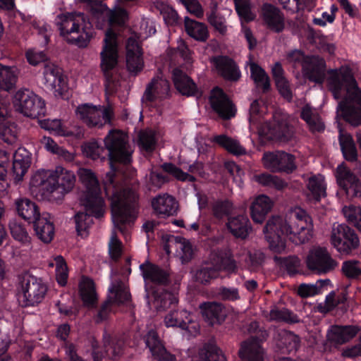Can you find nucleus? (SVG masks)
Instances as JSON below:
<instances>
[{
    "mask_svg": "<svg viewBox=\"0 0 361 361\" xmlns=\"http://www.w3.org/2000/svg\"><path fill=\"white\" fill-rule=\"evenodd\" d=\"M274 206L273 200L265 195L257 196L250 205V216L254 222L262 224Z\"/></svg>",
    "mask_w": 361,
    "mask_h": 361,
    "instance_id": "obj_29",
    "label": "nucleus"
},
{
    "mask_svg": "<svg viewBox=\"0 0 361 361\" xmlns=\"http://www.w3.org/2000/svg\"><path fill=\"white\" fill-rule=\"evenodd\" d=\"M100 13H97V18H106L110 25H122L128 18L125 9L116 7L113 10L109 9L105 5L99 4Z\"/></svg>",
    "mask_w": 361,
    "mask_h": 361,
    "instance_id": "obj_41",
    "label": "nucleus"
},
{
    "mask_svg": "<svg viewBox=\"0 0 361 361\" xmlns=\"http://www.w3.org/2000/svg\"><path fill=\"white\" fill-rule=\"evenodd\" d=\"M16 79V68L0 64V90L9 91L14 87Z\"/></svg>",
    "mask_w": 361,
    "mask_h": 361,
    "instance_id": "obj_51",
    "label": "nucleus"
},
{
    "mask_svg": "<svg viewBox=\"0 0 361 361\" xmlns=\"http://www.w3.org/2000/svg\"><path fill=\"white\" fill-rule=\"evenodd\" d=\"M200 307L203 317L211 325L220 323L224 319L225 310L219 303L204 302Z\"/></svg>",
    "mask_w": 361,
    "mask_h": 361,
    "instance_id": "obj_38",
    "label": "nucleus"
},
{
    "mask_svg": "<svg viewBox=\"0 0 361 361\" xmlns=\"http://www.w3.org/2000/svg\"><path fill=\"white\" fill-rule=\"evenodd\" d=\"M126 66L128 71L136 75L144 68L142 52L137 40L131 37L126 43Z\"/></svg>",
    "mask_w": 361,
    "mask_h": 361,
    "instance_id": "obj_25",
    "label": "nucleus"
},
{
    "mask_svg": "<svg viewBox=\"0 0 361 361\" xmlns=\"http://www.w3.org/2000/svg\"><path fill=\"white\" fill-rule=\"evenodd\" d=\"M171 74L174 86L180 94L188 97L199 94L195 83L180 67L173 68Z\"/></svg>",
    "mask_w": 361,
    "mask_h": 361,
    "instance_id": "obj_28",
    "label": "nucleus"
},
{
    "mask_svg": "<svg viewBox=\"0 0 361 361\" xmlns=\"http://www.w3.org/2000/svg\"><path fill=\"white\" fill-rule=\"evenodd\" d=\"M170 85L169 81L161 75L153 78L147 85L142 102L146 106H152L153 103L166 98L169 94Z\"/></svg>",
    "mask_w": 361,
    "mask_h": 361,
    "instance_id": "obj_20",
    "label": "nucleus"
},
{
    "mask_svg": "<svg viewBox=\"0 0 361 361\" xmlns=\"http://www.w3.org/2000/svg\"><path fill=\"white\" fill-rule=\"evenodd\" d=\"M86 212H88L87 210ZM88 214L85 212H78L74 217L77 233L82 238L87 236L89 229L93 224V219L91 216H93V214L90 212ZM94 216H95L94 215Z\"/></svg>",
    "mask_w": 361,
    "mask_h": 361,
    "instance_id": "obj_49",
    "label": "nucleus"
},
{
    "mask_svg": "<svg viewBox=\"0 0 361 361\" xmlns=\"http://www.w3.org/2000/svg\"><path fill=\"white\" fill-rule=\"evenodd\" d=\"M265 169L273 173H292L295 169L294 157L283 151L265 152L262 157Z\"/></svg>",
    "mask_w": 361,
    "mask_h": 361,
    "instance_id": "obj_18",
    "label": "nucleus"
},
{
    "mask_svg": "<svg viewBox=\"0 0 361 361\" xmlns=\"http://www.w3.org/2000/svg\"><path fill=\"white\" fill-rule=\"evenodd\" d=\"M200 361H226L221 350L213 343H208L203 346L200 352Z\"/></svg>",
    "mask_w": 361,
    "mask_h": 361,
    "instance_id": "obj_54",
    "label": "nucleus"
},
{
    "mask_svg": "<svg viewBox=\"0 0 361 361\" xmlns=\"http://www.w3.org/2000/svg\"><path fill=\"white\" fill-rule=\"evenodd\" d=\"M250 70L251 78L258 87H262L264 91L269 90V78L264 70L254 62L248 63Z\"/></svg>",
    "mask_w": 361,
    "mask_h": 361,
    "instance_id": "obj_50",
    "label": "nucleus"
},
{
    "mask_svg": "<svg viewBox=\"0 0 361 361\" xmlns=\"http://www.w3.org/2000/svg\"><path fill=\"white\" fill-rule=\"evenodd\" d=\"M328 84L336 99L345 95L337 106V116L343 117L352 126L361 125V90L351 73L331 71Z\"/></svg>",
    "mask_w": 361,
    "mask_h": 361,
    "instance_id": "obj_3",
    "label": "nucleus"
},
{
    "mask_svg": "<svg viewBox=\"0 0 361 361\" xmlns=\"http://www.w3.org/2000/svg\"><path fill=\"white\" fill-rule=\"evenodd\" d=\"M139 143L141 147L146 151L153 150L156 144L155 133L151 130L140 132Z\"/></svg>",
    "mask_w": 361,
    "mask_h": 361,
    "instance_id": "obj_61",
    "label": "nucleus"
},
{
    "mask_svg": "<svg viewBox=\"0 0 361 361\" xmlns=\"http://www.w3.org/2000/svg\"><path fill=\"white\" fill-rule=\"evenodd\" d=\"M78 176L83 186L79 197L80 204L96 218H100L104 214L105 205L100 196L97 178L91 170L87 169H80Z\"/></svg>",
    "mask_w": 361,
    "mask_h": 361,
    "instance_id": "obj_8",
    "label": "nucleus"
},
{
    "mask_svg": "<svg viewBox=\"0 0 361 361\" xmlns=\"http://www.w3.org/2000/svg\"><path fill=\"white\" fill-rule=\"evenodd\" d=\"M331 243L341 253L348 254L359 246V239L355 231L344 224H334Z\"/></svg>",
    "mask_w": 361,
    "mask_h": 361,
    "instance_id": "obj_16",
    "label": "nucleus"
},
{
    "mask_svg": "<svg viewBox=\"0 0 361 361\" xmlns=\"http://www.w3.org/2000/svg\"><path fill=\"white\" fill-rule=\"evenodd\" d=\"M336 178L338 185L350 196L361 194V183L357 177L349 169L341 164L337 167Z\"/></svg>",
    "mask_w": 361,
    "mask_h": 361,
    "instance_id": "obj_26",
    "label": "nucleus"
},
{
    "mask_svg": "<svg viewBox=\"0 0 361 361\" xmlns=\"http://www.w3.org/2000/svg\"><path fill=\"white\" fill-rule=\"evenodd\" d=\"M236 11L242 20L249 22L255 19L249 0H234Z\"/></svg>",
    "mask_w": 361,
    "mask_h": 361,
    "instance_id": "obj_59",
    "label": "nucleus"
},
{
    "mask_svg": "<svg viewBox=\"0 0 361 361\" xmlns=\"http://www.w3.org/2000/svg\"><path fill=\"white\" fill-rule=\"evenodd\" d=\"M162 169L176 180L180 181L194 182L195 180V178L192 174H197L202 178L206 177V173L204 171V166L202 163L198 161L190 165L188 171L191 174L183 172L180 168L171 163L164 164L162 165Z\"/></svg>",
    "mask_w": 361,
    "mask_h": 361,
    "instance_id": "obj_27",
    "label": "nucleus"
},
{
    "mask_svg": "<svg viewBox=\"0 0 361 361\" xmlns=\"http://www.w3.org/2000/svg\"><path fill=\"white\" fill-rule=\"evenodd\" d=\"M339 142L343 154L346 160L353 161L357 159V150L352 137L339 130Z\"/></svg>",
    "mask_w": 361,
    "mask_h": 361,
    "instance_id": "obj_46",
    "label": "nucleus"
},
{
    "mask_svg": "<svg viewBox=\"0 0 361 361\" xmlns=\"http://www.w3.org/2000/svg\"><path fill=\"white\" fill-rule=\"evenodd\" d=\"M50 267H56V279L58 283L63 286L67 283L68 272L66 262L63 257L57 255L54 257L52 262L49 263Z\"/></svg>",
    "mask_w": 361,
    "mask_h": 361,
    "instance_id": "obj_55",
    "label": "nucleus"
},
{
    "mask_svg": "<svg viewBox=\"0 0 361 361\" xmlns=\"http://www.w3.org/2000/svg\"><path fill=\"white\" fill-rule=\"evenodd\" d=\"M9 228L12 236L17 240L27 243L30 242V237L25 228L16 220L11 221Z\"/></svg>",
    "mask_w": 361,
    "mask_h": 361,
    "instance_id": "obj_60",
    "label": "nucleus"
},
{
    "mask_svg": "<svg viewBox=\"0 0 361 361\" xmlns=\"http://www.w3.org/2000/svg\"><path fill=\"white\" fill-rule=\"evenodd\" d=\"M166 180L165 177L161 174L155 171H151L146 176V185L149 190H156L160 188Z\"/></svg>",
    "mask_w": 361,
    "mask_h": 361,
    "instance_id": "obj_64",
    "label": "nucleus"
},
{
    "mask_svg": "<svg viewBox=\"0 0 361 361\" xmlns=\"http://www.w3.org/2000/svg\"><path fill=\"white\" fill-rule=\"evenodd\" d=\"M42 83L56 97H62L67 90L61 69L52 63H47L44 66Z\"/></svg>",
    "mask_w": 361,
    "mask_h": 361,
    "instance_id": "obj_19",
    "label": "nucleus"
},
{
    "mask_svg": "<svg viewBox=\"0 0 361 361\" xmlns=\"http://www.w3.org/2000/svg\"><path fill=\"white\" fill-rule=\"evenodd\" d=\"M50 171L40 170L37 171L32 175L30 185L32 190L42 187V197L45 200L51 201V192L48 190L49 186H51Z\"/></svg>",
    "mask_w": 361,
    "mask_h": 361,
    "instance_id": "obj_42",
    "label": "nucleus"
},
{
    "mask_svg": "<svg viewBox=\"0 0 361 361\" xmlns=\"http://www.w3.org/2000/svg\"><path fill=\"white\" fill-rule=\"evenodd\" d=\"M209 262L199 269L195 275V280L201 283H207L211 279L217 277L220 271L234 273L237 264L229 250H214L209 258Z\"/></svg>",
    "mask_w": 361,
    "mask_h": 361,
    "instance_id": "obj_9",
    "label": "nucleus"
},
{
    "mask_svg": "<svg viewBox=\"0 0 361 361\" xmlns=\"http://www.w3.org/2000/svg\"><path fill=\"white\" fill-rule=\"evenodd\" d=\"M15 204L19 216L29 222H33L40 216L37 204L26 197L17 199Z\"/></svg>",
    "mask_w": 361,
    "mask_h": 361,
    "instance_id": "obj_39",
    "label": "nucleus"
},
{
    "mask_svg": "<svg viewBox=\"0 0 361 361\" xmlns=\"http://www.w3.org/2000/svg\"><path fill=\"white\" fill-rule=\"evenodd\" d=\"M104 145L108 150L111 171L106 175L104 189L111 200L112 221L123 231L122 226L130 225L137 216V196L134 191L123 184L115 183L113 161L127 164L130 162L132 150L127 135L117 130H110L105 137Z\"/></svg>",
    "mask_w": 361,
    "mask_h": 361,
    "instance_id": "obj_1",
    "label": "nucleus"
},
{
    "mask_svg": "<svg viewBox=\"0 0 361 361\" xmlns=\"http://www.w3.org/2000/svg\"><path fill=\"white\" fill-rule=\"evenodd\" d=\"M280 341L277 343L283 353L296 350L299 345V338L294 334L283 331L279 334Z\"/></svg>",
    "mask_w": 361,
    "mask_h": 361,
    "instance_id": "obj_53",
    "label": "nucleus"
},
{
    "mask_svg": "<svg viewBox=\"0 0 361 361\" xmlns=\"http://www.w3.org/2000/svg\"><path fill=\"white\" fill-rule=\"evenodd\" d=\"M152 206L154 212L161 217L173 216L178 209V203L175 198L168 194L156 196L152 200Z\"/></svg>",
    "mask_w": 361,
    "mask_h": 361,
    "instance_id": "obj_30",
    "label": "nucleus"
},
{
    "mask_svg": "<svg viewBox=\"0 0 361 361\" xmlns=\"http://www.w3.org/2000/svg\"><path fill=\"white\" fill-rule=\"evenodd\" d=\"M8 108V101H0V137L5 142L13 145L17 141L18 129L14 123L7 118Z\"/></svg>",
    "mask_w": 361,
    "mask_h": 361,
    "instance_id": "obj_24",
    "label": "nucleus"
},
{
    "mask_svg": "<svg viewBox=\"0 0 361 361\" xmlns=\"http://www.w3.org/2000/svg\"><path fill=\"white\" fill-rule=\"evenodd\" d=\"M239 356L243 361H264V350L259 340L251 338L243 342Z\"/></svg>",
    "mask_w": 361,
    "mask_h": 361,
    "instance_id": "obj_35",
    "label": "nucleus"
},
{
    "mask_svg": "<svg viewBox=\"0 0 361 361\" xmlns=\"http://www.w3.org/2000/svg\"><path fill=\"white\" fill-rule=\"evenodd\" d=\"M185 31L193 39L204 42L209 37L207 26L202 23L185 17L184 20Z\"/></svg>",
    "mask_w": 361,
    "mask_h": 361,
    "instance_id": "obj_43",
    "label": "nucleus"
},
{
    "mask_svg": "<svg viewBox=\"0 0 361 361\" xmlns=\"http://www.w3.org/2000/svg\"><path fill=\"white\" fill-rule=\"evenodd\" d=\"M35 233L44 243H49L54 236L55 229L52 218L49 214H42L33 221Z\"/></svg>",
    "mask_w": 361,
    "mask_h": 361,
    "instance_id": "obj_32",
    "label": "nucleus"
},
{
    "mask_svg": "<svg viewBox=\"0 0 361 361\" xmlns=\"http://www.w3.org/2000/svg\"><path fill=\"white\" fill-rule=\"evenodd\" d=\"M342 271L349 279H356L361 275V266L356 260H348L343 263Z\"/></svg>",
    "mask_w": 361,
    "mask_h": 361,
    "instance_id": "obj_62",
    "label": "nucleus"
},
{
    "mask_svg": "<svg viewBox=\"0 0 361 361\" xmlns=\"http://www.w3.org/2000/svg\"><path fill=\"white\" fill-rule=\"evenodd\" d=\"M313 225L310 216L300 208L291 209L285 217L274 216L264 228L265 238L270 249L276 253L286 250V238L298 244L308 241L312 236Z\"/></svg>",
    "mask_w": 361,
    "mask_h": 361,
    "instance_id": "obj_2",
    "label": "nucleus"
},
{
    "mask_svg": "<svg viewBox=\"0 0 361 361\" xmlns=\"http://www.w3.org/2000/svg\"><path fill=\"white\" fill-rule=\"evenodd\" d=\"M31 163L30 152L23 147L18 148L13 154V174L15 180L20 181L27 173Z\"/></svg>",
    "mask_w": 361,
    "mask_h": 361,
    "instance_id": "obj_33",
    "label": "nucleus"
},
{
    "mask_svg": "<svg viewBox=\"0 0 361 361\" xmlns=\"http://www.w3.org/2000/svg\"><path fill=\"white\" fill-rule=\"evenodd\" d=\"M227 228L236 238H245L251 229L250 221L245 215L230 217L226 224Z\"/></svg>",
    "mask_w": 361,
    "mask_h": 361,
    "instance_id": "obj_37",
    "label": "nucleus"
},
{
    "mask_svg": "<svg viewBox=\"0 0 361 361\" xmlns=\"http://www.w3.org/2000/svg\"><path fill=\"white\" fill-rule=\"evenodd\" d=\"M13 104L17 111L32 118L44 116L46 111L42 99L27 89L16 93Z\"/></svg>",
    "mask_w": 361,
    "mask_h": 361,
    "instance_id": "obj_15",
    "label": "nucleus"
},
{
    "mask_svg": "<svg viewBox=\"0 0 361 361\" xmlns=\"http://www.w3.org/2000/svg\"><path fill=\"white\" fill-rule=\"evenodd\" d=\"M329 279L318 280L315 283L301 284L298 288V293L302 298L312 297L322 293L324 286L330 283Z\"/></svg>",
    "mask_w": 361,
    "mask_h": 361,
    "instance_id": "obj_52",
    "label": "nucleus"
},
{
    "mask_svg": "<svg viewBox=\"0 0 361 361\" xmlns=\"http://www.w3.org/2000/svg\"><path fill=\"white\" fill-rule=\"evenodd\" d=\"M262 17L267 26L276 32L284 29V16L281 11L271 4H264L262 8Z\"/></svg>",
    "mask_w": 361,
    "mask_h": 361,
    "instance_id": "obj_31",
    "label": "nucleus"
},
{
    "mask_svg": "<svg viewBox=\"0 0 361 361\" xmlns=\"http://www.w3.org/2000/svg\"><path fill=\"white\" fill-rule=\"evenodd\" d=\"M262 102L253 101L250 104L249 121L252 128L259 129V133L269 140H276L280 142L288 141L293 135V130L289 126L288 115L281 111H276L273 116V123L270 126L262 123L263 115L266 108L262 104Z\"/></svg>",
    "mask_w": 361,
    "mask_h": 361,
    "instance_id": "obj_5",
    "label": "nucleus"
},
{
    "mask_svg": "<svg viewBox=\"0 0 361 361\" xmlns=\"http://www.w3.org/2000/svg\"><path fill=\"white\" fill-rule=\"evenodd\" d=\"M42 128L52 134L59 136H71L72 132L68 130L59 119H44L39 121Z\"/></svg>",
    "mask_w": 361,
    "mask_h": 361,
    "instance_id": "obj_48",
    "label": "nucleus"
},
{
    "mask_svg": "<svg viewBox=\"0 0 361 361\" xmlns=\"http://www.w3.org/2000/svg\"><path fill=\"white\" fill-rule=\"evenodd\" d=\"M358 329L354 326H332L327 331V339L334 344L344 343L353 338Z\"/></svg>",
    "mask_w": 361,
    "mask_h": 361,
    "instance_id": "obj_34",
    "label": "nucleus"
},
{
    "mask_svg": "<svg viewBox=\"0 0 361 361\" xmlns=\"http://www.w3.org/2000/svg\"><path fill=\"white\" fill-rule=\"evenodd\" d=\"M288 61L294 66L301 65L304 75L310 80L322 83L325 77L326 63L323 59L318 56H305L299 50L290 52Z\"/></svg>",
    "mask_w": 361,
    "mask_h": 361,
    "instance_id": "obj_11",
    "label": "nucleus"
},
{
    "mask_svg": "<svg viewBox=\"0 0 361 361\" xmlns=\"http://www.w3.org/2000/svg\"><path fill=\"white\" fill-rule=\"evenodd\" d=\"M56 25L65 41L80 48L87 47L93 37L91 23L82 13L59 15L56 18Z\"/></svg>",
    "mask_w": 361,
    "mask_h": 361,
    "instance_id": "obj_6",
    "label": "nucleus"
},
{
    "mask_svg": "<svg viewBox=\"0 0 361 361\" xmlns=\"http://www.w3.org/2000/svg\"><path fill=\"white\" fill-rule=\"evenodd\" d=\"M209 101L212 108L221 118L229 119L235 116L236 109L221 89L214 88Z\"/></svg>",
    "mask_w": 361,
    "mask_h": 361,
    "instance_id": "obj_23",
    "label": "nucleus"
},
{
    "mask_svg": "<svg viewBox=\"0 0 361 361\" xmlns=\"http://www.w3.org/2000/svg\"><path fill=\"white\" fill-rule=\"evenodd\" d=\"M218 73L226 80L236 81L240 77V72L233 60L225 56H219L214 59Z\"/></svg>",
    "mask_w": 361,
    "mask_h": 361,
    "instance_id": "obj_36",
    "label": "nucleus"
},
{
    "mask_svg": "<svg viewBox=\"0 0 361 361\" xmlns=\"http://www.w3.org/2000/svg\"><path fill=\"white\" fill-rule=\"evenodd\" d=\"M130 299V294L126 284L120 281H115L111 283L109 288L107 300L102 305L99 310L97 321L102 322L107 319L110 312H114L116 305L124 304Z\"/></svg>",
    "mask_w": 361,
    "mask_h": 361,
    "instance_id": "obj_17",
    "label": "nucleus"
},
{
    "mask_svg": "<svg viewBox=\"0 0 361 361\" xmlns=\"http://www.w3.org/2000/svg\"><path fill=\"white\" fill-rule=\"evenodd\" d=\"M182 4L186 10L197 18H202L204 9L198 0H177Z\"/></svg>",
    "mask_w": 361,
    "mask_h": 361,
    "instance_id": "obj_63",
    "label": "nucleus"
},
{
    "mask_svg": "<svg viewBox=\"0 0 361 361\" xmlns=\"http://www.w3.org/2000/svg\"><path fill=\"white\" fill-rule=\"evenodd\" d=\"M305 263L310 271L318 275L330 273L338 266L328 249L320 245H314L310 248Z\"/></svg>",
    "mask_w": 361,
    "mask_h": 361,
    "instance_id": "obj_13",
    "label": "nucleus"
},
{
    "mask_svg": "<svg viewBox=\"0 0 361 361\" xmlns=\"http://www.w3.org/2000/svg\"><path fill=\"white\" fill-rule=\"evenodd\" d=\"M212 140L233 154L241 155L246 153L245 149L237 140L228 137L225 135L214 136Z\"/></svg>",
    "mask_w": 361,
    "mask_h": 361,
    "instance_id": "obj_45",
    "label": "nucleus"
},
{
    "mask_svg": "<svg viewBox=\"0 0 361 361\" xmlns=\"http://www.w3.org/2000/svg\"><path fill=\"white\" fill-rule=\"evenodd\" d=\"M163 247L167 255L171 253V249H176V255L180 258L182 263L189 262L193 255V248L190 242L186 238L174 236H163Z\"/></svg>",
    "mask_w": 361,
    "mask_h": 361,
    "instance_id": "obj_22",
    "label": "nucleus"
},
{
    "mask_svg": "<svg viewBox=\"0 0 361 361\" xmlns=\"http://www.w3.org/2000/svg\"><path fill=\"white\" fill-rule=\"evenodd\" d=\"M75 115L88 127L101 128L106 124L111 123L113 110L109 106L86 103L82 104L76 108Z\"/></svg>",
    "mask_w": 361,
    "mask_h": 361,
    "instance_id": "obj_12",
    "label": "nucleus"
},
{
    "mask_svg": "<svg viewBox=\"0 0 361 361\" xmlns=\"http://www.w3.org/2000/svg\"><path fill=\"white\" fill-rule=\"evenodd\" d=\"M79 290L80 297L86 306H93L95 304L97 295L92 280L87 277H82L79 283Z\"/></svg>",
    "mask_w": 361,
    "mask_h": 361,
    "instance_id": "obj_44",
    "label": "nucleus"
},
{
    "mask_svg": "<svg viewBox=\"0 0 361 361\" xmlns=\"http://www.w3.org/2000/svg\"><path fill=\"white\" fill-rule=\"evenodd\" d=\"M267 319L270 321L290 323H297L299 322L298 317L288 309H280L278 307H274L270 310L269 314L267 316Z\"/></svg>",
    "mask_w": 361,
    "mask_h": 361,
    "instance_id": "obj_56",
    "label": "nucleus"
},
{
    "mask_svg": "<svg viewBox=\"0 0 361 361\" xmlns=\"http://www.w3.org/2000/svg\"><path fill=\"white\" fill-rule=\"evenodd\" d=\"M105 149L96 141L90 142L82 146L83 154L92 159H104Z\"/></svg>",
    "mask_w": 361,
    "mask_h": 361,
    "instance_id": "obj_58",
    "label": "nucleus"
},
{
    "mask_svg": "<svg viewBox=\"0 0 361 361\" xmlns=\"http://www.w3.org/2000/svg\"><path fill=\"white\" fill-rule=\"evenodd\" d=\"M300 116L306 122L311 132L320 133L324 130V124L318 111L310 106L307 104L302 107Z\"/></svg>",
    "mask_w": 361,
    "mask_h": 361,
    "instance_id": "obj_40",
    "label": "nucleus"
},
{
    "mask_svg": "<svg viewBox=\"0 0 361 361\" xmlns=\"http://www.w3.org/2000/svg\"><path fill=\"white\" fill-rule=\"evenodd\" d=\"M119 41L117 34L111 29L105 32L100 52L101 68L106 78V89L109 93L116 90L118 63Z\"/></svg>",
    "mask_w": 361,
    "mask_h": 361,
    "instance_id": "obj_7",
    "label": "nucleus"
},
{
    "mask_svg": "<svg viewBox=\"0 0 361 361\" xmlns=\"http://www.w3.org/2000/svg\"><path fill=\"white\" fill-rule=\"evenodd\" d=\"M49 181L51 186L48 190L51 192V202H58L73 188L75 176L72 171L57 166L54 170L50 171Z\"/></svg>",
    "mask_w": 361,
    "mask_h": 361,
    "instance_id": "obj_14",
    "label": "nucleus"
},
{
    "mask_svg": "<svg viewBox=\"0 0 361 361\" xmlns=\"http://www.w3.org/2000/svg\"><path fill=\"white\" fill-rule=\"evenodd\" d=\"M307 187L312 198L319 200L326 194L324 177L321 175L312 176L307 180Z\"/></svg>",
    "mask_w": 361,
    "mask_h": 361,
    "instance_id": "obj_47",
    "label": "nucleus"
},
{
    "mask_svg": "<svg viewBox=\"0 0 361 361\" xmlns=\"http://www.w3.org/2000/svg\"><path fill=\"white\" fill-rule=\"evenodd\" d=\"M104 347L106 355L112 360L118 359L123 352L121 343L111 341L109 335L104 336Z\"/></svg>",
    "mask_w": 361,
    "mask_h": 361,
    "instance_id": "obj_57",
    "label": "nucleus"
},
{
    "mask_svg": "<svg viewBox=\"0 0 361 361\" xmlns=\"http://www.w3.org/2000/svg\"><path fill=\"white\" fill-rule=\"evenodd\" d=\"M47 290V286L41 279L24 274L17 287L18 301L22 306H35L43 301Z\"/></svg>",
    "mask_w": 361,
    "mask_h": 361,
    "instance_id": "obj_10",
    "label": "nucleus"
},
{
    "mask_svg": "<svg viewBox=\"0 0 361 361\" xmlns=\"http://www.w3.org/2000/svg\"><path fill=\"white\" fill-rule=\"evenodd\" d=\"M140 269L145 281L147 304L151 309L164 311L178 303V298L174 294L165 291L161 288L149 286V283L166 284L169 282V276L168 270L148 262L141 264Z\"/></svg>",
    "mask_w": 361,
    "mask_h": 361,
    "instance_id": "obj_4",
    "label": "nucleus"
},
{
    "mask_svg": "<svg viewBox=\"0 0 361 361\" xmlns=\"http://www.w3.org/2000/svg\"><path fill=\"white\" fill-rule=\"evenodd\" d=\"M164 322L166 327L180 328L191 335H195L199 331L198 324L193 322L190 313L185 310L169 311Z\"/></svg>",
    "mask_w": 361,
    "mask_h": 361,
    "instance_id": "obj_21",
    "label": "nucleus"
}]
</instances>
